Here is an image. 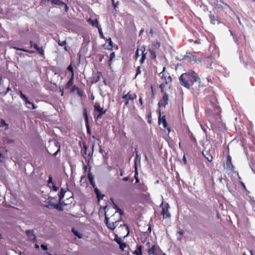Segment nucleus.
<instances>
[{
    "mask_svg": "<svg viewBox=\"0 0 255 255\" xmlns=\"http://www.w3.org/2000/svg\"><path fill=\"white\" fill-rule=\"evenodd\" d=\"M122 215L117 213L115 216L105 218L106 225L110 229L113 230L118 226L122 219Z\"/></svg>",
    "mask_w": 255,
    "mask_h": 255,
    "instance_id": "1",
    "label": "nucleus"
},
{
    "mask_svg": "<svg viewBox=\"0 0 255 255\" xmlns=\"http://www.w3.org/2000/svg\"><path fill=\"white\" fill-rule=\"evenodd\" d=\"M192 71L182 74L180 77L181 85L184 87L190 89L191 84L193 83Z\"/></svg>",
    "mask_w": 255,
    "mask_h": 255,
    "instance_id": "2",
    "label": "nucleus"
},
{
    "mask_svg": "<svg viewBox=\"0 0 255 255\" xmlns=\"http://www.w3.org/2000/svg\"><path fill=\"white\" fill-rule=\"evenodd\" d=\"M105 218L107 217H112L115 216L116 214L121 213V214H123V212L122 210L118 208L116 205L113 206H106L105 208Z\"/></svg>",
    "mask_w": 255,
    "mask_h": 255,
    "instance_id": "3",
    "label": "nucleus"
},
{
    "mask_svg": "<svg viewBox=\"0 0 255 255\" xmlns=\"http://www.w3.org/2000/svg\"><path fill=\"white\" fill-rule=\"evenodd\" d=\"M60 150V146L58 142H52L49 146L48 152L56 156Z\"/></svg>",
    "mask_w": 255,
    "mask_h": 255,
    "instance_id": "4",
    "label": "nucleus"
},
{
    "mask_svg": "<svg viewBox=\"0 0 255 255\" xmlns=\"http://www.w3.org/2000/svg\"><path fill=\"white\" fill-rule=\"evenodd\" d=\"M117 232L120 236L123 237H127L129 234L128 227L127 225L124 224L119 227Z\"/></svg>",
    "mask_w": 255,
    "mask_h": 255,
    "instance_id": "5",
    "label": "nucleus"
},
{
    "mask_svg": "<svg viewBox=\"0 0 255 255\" xmlns=\"http://www.w3.org/2000/svg\"><path fill=\"white\" fill-rule=\"evenodd\" d=\"M136 98V95L135 94L130 93V92H128L126 94V92H124V95L123 96V98L126 100L125 102V105L128 106L129 104V101H132L134 99Z\"/></svg>",
    "mask_w": 255,
    "mask_h": 255,
    "instance_id": "6",
    "label": "nucleus"
},
{
    "mask_svg": "<svg viewBox=\"0 0 255 255\" xmlns=\"http://www.w3.org/2000/svg\"><path fill=\"white\" fill-rule=\"evenodd\" d=\"M95 112H97L99 113V114L97 115H95V117L96 119H100L102 117V116L104 115L106 113V111L104 110L103 107H101L100 106L96 104L94 106Z\"/></svg>",
    "mask_w": 255,
    "mask_h": 255,
    "instance_id": "7",
    "label": "nucleus"
},
{
    "mask_svg": "<svg viewBox=\"0 0 255 255\" xmlns=\"http://www.w3.org/2000/svg\"><path fill=\"white\" fill-rule=\"evenodd\" d=\"M145 48L143 46H142L140 49H139V48H137L136 51V53H135V55L134 56L135 57V59H137L138 58V57L139 56V51L140 50L141 51V54L142 55V57H141V59L140 60V63H142L143 62V61H144L145 58H146V53H144V51H145Z\"/></svg>",
    "mask_w": 255,
    "mask_h": 255,
    "instance_id": "8",
    "label": "nucleus"
},
{
    "mask_svg": "<svg viewBox=\"0 0 255 255\" xmlns=\"http://www.w3.org/2000/svg\"><path fill=\"white\" fill-rule=\"evenodd\" d=\"M53 198L49 197L44 202L43 205L45 207L50 209L53 208L55 204V203L53 202Z\"/></svg>",
    "mask_w": 255,
    "mask_h": 255,
    "instance_id": "9",
    "label": "nucleus"
},
{
    "mask_svg": "<svg viewBox=\"0 0 255 255\" xmlns=\"http://www.w3.org/2000/svg\"><path fill=\"white\" fill-rule=\"evenodd\" d=\"M168 96L166 93H165L161 100L158 103L159 107L165 106L168 104Z\"/></svg>",
    "mask_w": 255,
    "mask_h": 255,
    "instance_id": "10",
    "label": "nucleus"
},
{
    "mask_svg": "<svg viewBox=\"0 0 255 255\" xmlns=\"http://www.w3.org/2000/svg\"><path fill=\"white\" fill-rule=\"evenodd\" d=\"M165 70V67L163 68L162 71L160 73V74H162L161 78L164 79L166 84H168L170 83L172 81V78L170 76H168V77L165 76L163 73Z\"/></svg>",
    "mask_w": 255,
    "mask_h": 255,
    "instance_id": "11",
    "label": "nucleus"
},
{
    "mask_svg": "<svg viewBox=\"0 0 255 255\" xmlns=\"http://www.w3.org/2000/svg\"><path fill=\"white\" fill-rule=\"evenodd\" d=\"M26 234L28 237L29 239L32 241H36V236L33 234L32 230H27Z\"/></svg>",
    "mask_w": 255,
    "mask_h": 255,
    "instance_id": "12",
    "label": "nucleus"
},
{
    "mask_svg": "<svg viewBox=\"0 0 255 255\" xmlns=\"http://www.w3.org/2000/svg\"><path fill=\"white\" fill-rule=\"evenodd\" d=\"M159 125H162L163 127L164 128H166L167 127V123L165 118V117L163 116L162 118H161V113L160 111H159Z\"/></svg>",
    "mask_w": 255,
    "mask_h": 255,
    "instance_id": "13",
    "label": "nucleus"
},
{
    "mask_svg": "<svg viewBox=\"0 0 255 255\" xmlns=\"http://www.w3.org/2000/svg\"><path fill=\"white\" fill-rule=\"evenodd\" d=\"M31 47L33 46V47L41 54L43 55L44 54V51L42 47H39L36 44H33L32 42H30Z\"/></svg>",
    "mask_w": 255,
    "mask_h": 255,
    "instance_id": "14",
    "label": "nucleus"
},
{
    "mask_svg": "<svg viewBox=\"0 0 255 255\" xmlns=\"http://www.w3.org/2000/svg\"><path fill=\"white\" fill-rule=\"evenodd\" d=\"M104 46L105 47V49L108 50H111L112 49L113 47V42L110 38L107 40V42L104 45Z\"/></svg>",
    "mask_w": 255,
    "mask_h": 255,
    "instance_id": "15",
    "label": "nucleus"
},
{
    "mask_svg": "<svg viewBox=\"0 0 255 255\" xmlns=\"http://www.w3.org/2000/svg\"><path fill=\"white\" fill-rule=\"evenodd\" d=\"M66 191L64 189L62 188L60 190V192L59 194V200L60 203H64V201L63 200Z\"/></svg>",
    "mask_w": 255,
    "mask_h": 255,
    "instance_id": "16",
    "label": "nucleus"
},
{
    "mask_svg": "<svg viewBox=\"0 0 255 255\" xmlns=\"http://www.w3.org/2000/svg\"><path fill=\"white\" fill-rule=\"evenodd\" d=\"M203 154L205 157V158L209 161H212L213 159V156L212 155L208 152L207 151H203L202 152Z\"/></svg>",
    "mask_w": 255,
    "mask_h": 255,
    "instance_id": "17",
    "label": "nucleus"
},
{
    "mask_svg": "<svg viewBox=\"0 0 255 255\" xmlns=\"http://www.w3.org/2000/svg\"><path fill=\"white\" fill-rule=\"evenodd\" d=\"M192 74H193L192 79L194 80L195 82H197L199 84V86H200L201 83V79L199 77L197 74L194 71H192Z\"/></svg>",
    "mask_w": 255,
    "mask_h": 255,
    "instance_id": "18",
    "label": "nucleus"
},
{
    "mask_svg": "<svg viewBox=\"0 0 255 255\" xmlns=\"http://www.w3.org/2000/svg\"><path fill=\"white\" fill-rule=\"evenodd\" d=\"M62 204L67 205V204H68V203H65V202H64V203H60V201L59 200V203L57 204L55 203L53 208L56 209L58 210V211H62L63 208H62V207L61 206Z\"/></svg>",
    "mask_w": 255,
    "mask_h": 255,
    "instance_id": "19",
    "label": "nucleus"
},
{
    "mask_svg": "<svg viewBox=\"0 0 255 255\" xmlns=\"http://www.w3.org/2000/svg\"><path fill=\"white\" fill-rule=\"evenodd\" d=\"M87 22L91 24L93 26L98 27V21L97 19L93 20L91 18H89L87 20Z\"/></svg>",
    "mask_w": 255,
    "mask_h": 255,
    "instance_id": "20",
    "label": "nucleus"
},
{
    "mask_svg": "<svg viewBox=\"0 0 255 255\" xmlns=\"http://www.w3.org/2000/svg\"><path fill=\"white\" fill-rule=\"evenodd\" d=\"M133 254L136 255H142V247L140 246H137Z\"/></svg>",
    "mask_w": 255,
    "mask_h": 255,
    "instance_id": "21",
    "label": "nucleus"
},
{
    "mask_svg": "<svg viewBox=\"0 0 255 255\" xmlns=\"http://www.w3.org/2000/svg\"><path fill=\"white\" fill-rule=\"evenodd\" d=\"M162 214H163V218H169L170 217V214L168 211V209L165 210L164 208H162Z\"/></svg>",
    "mask_w": 255,
    "mask_h": 255,
    "instance_id": "22",
    "label": "nucleus"
},
{
    "mask_svg": "<svg viewBox=\"0 0 255 255\" xmlns=\"http://www.w3.org/2000/svg\"><path fill=\"white\" fill-rule=\"evenodd\" d=\"M5 127V129H7L8 128V125L7 124L3 119L0 120V127Z\"/></svg>",
    "mask_w": 255,
    "mask_h": 255,
    "instance_id": "23",
    "label": "nucleus"
},
{
    "mask_svg": "<svg viewBox=\"0 0 255 255\" xmlns=\"http://www.w3.org/2000/svg\"><path fill=\"white\" fill-rule=\"evenodd\" d=\"M51 2L52 3H54L55 4L58 5L60 6H63L64 4L65 3L63 1H61L60 0H52Z\"/></svg>",
    "mask_w": 255,
    "mask_h": 255,
    "instance_id": "24",
    "label": "nucleus"
},
{
    "mask_svg": "<svg viewBox=\"0 0 255 255\" xmlns=\"http://www.w3.org/2000/svg\"><path fill=\"white\" fill-rule=\"evenodd\" d=\"M73 83V77H72L69 80V81L68 82L66 85V87L67 88H70Z\"/></svg>",
    "mask_w": 255,
    "mask_h": 255,
    "instance_id": "25",
    "label": "nucleus"
},
{
    "mask_svg": "<svg viewBox=\"0 0 255 255\" xmlns=\"http://www.w3.org/2000/svg\"><path fill=\"white\" fill-rule=\"evenodd\" d=\"M117 241L120 245V249L124 251L126 247V244L125 243H121L120 241H118V240H117Z\"/></svg>",
    "mask_w": 255,
    "mask_h": 255,
    "instance_id": "26",
    "label": "nucleus"
},
{
    "mask_svg": "<svg viewBox=\"0 0 255 255\" xmlns=\"http://www.w3.org/2000/svg\"><path fill=\"white\" fill-rule=\"evenodd\" d=\"M84 118L85 119V121L86 122L87 126L88 127V115L87 114V110L86 109H85L84 110Z\"/></svg>",
    "mask_w": 255,
    "mask_h": 255,
    "instance_id": "27",
    "label": "nucleus"
},
{
    "mask_svg": "<svg viewBox=\"0 0 255 255\" xmlns=\"http://www.w3.org/2000/svg\"><path fill=\"white\" fill-rule=\"evenodd\" d=\"M72 232L73 233V234L76 236L77 237H78L79 238L81 239L82 238V235L81 234L79 233L77 231H76L74 229L72 230Z\"/></svg>",
    "mask_w": 255,
    "mask_h": 255,
    "instance_id": "28",
    "label": "nucleus"
},
{
    "mask_svg": "<svg viewBox=\"0 0 255 255\" xmlns=\"http://www.w3.org/2000/svg\"><path fill=\"white\" fill-rule=\"evenodd\" d=\"M149 51L150 53L151 58L155 59L156 57L155 53L154 52V51L152 50H151V49H149Z\"/></svg>",
    "mask_w": 255,
    "mask_h": 255,
    "instance_id": "29",
    "label": "nucleus"
},
{
    "mask_svg": "<svg viewBox=\"0 0 255 255\" xmlns=\"http://www.w3.org/2000/svg\"><path fill=\"white\" fill-rule=\"evenodd\" d=\"M148 252L149 255L154 254V246H152L150 249L148 250Z\"/></svg>",
    "mask_w": 255,
    "mask_h": 255,
    "instance_id": "30",
    "label": "nucleus"
},
{
    "mask_svg": "<svg viewBox=\"0 0 255 255\" xmlns=\"http://www.w3.org/2000/svg\"><path fill=\"white\" fill-rule=\"evenodd\" d=\"M183 235V232L182 231H179L177 233V239L179 240H180L182 238V236Z\"/></svg>",
    "mask_w": 255,
    "mask_h": 255,
    "instance_id": "31",
    "label": "nucleus"
},
{
    "mask_svg": "<svg viewBox=\"0 0 255 255\" xmlns=\"http://www.w3.org/2000/svg\"><path fill=\"white\" fill-rule=\"evenodd\" d=\"M96 195L98 200L103 199V198L104 196V195H102L100 192L96 193Z\"/></svg>",
    "mask_w": 255,
    "mask_h": 255,
    "instance_id": "32",
    "label": "nucleus"
},
{
    "mask_svg": "<svg viewBox=\"0 0 255 255\" xmlns=\"http://www.w3.org/2000/svg\"><path fill=\"white\" fill-rule=\"evenodd\" d=\"M135 152L136 154V159H138L139 161H140L141 159V155H140V154L138 153V152L136 150V149H135Z\"/></svg>",
    "mask_w": 255,
    "mask_h": 255,
    "instance_id": "33",
    "label": "nucleus"
},
{
    "mask_svg": "<svg viewBox=\"0 0 255 255\" xmlns=\"http://www.w3.org/2000/svg\"><path fill=\"white\" fill-rule=\"evenodd\" d=\"M98 30H99V33H100L101 37L102 38H104V34H103V33L102 32V30L101 28L98 27Z\"/></svg>",
    "mask_w": 255,
    "mask_h": 255,
    "instance_id": "34",
    "label": "nucleus"
},
{
    "mask_svg": "<svg viewBox=\"0 0 255 255\" xmlns=\"http://www.w3.org/2000/svg\"><path fill=\"white\" fill-rule=\"evenodd\" d=\"M112 4L115 9H116L118 7V2H116L115 0H112Z\"/></svg>",
    "mask_w": 255,
    "mask_h": 255,
    "instance_id": "35",
    "label": "nucleus"
},
{
    "mask_svg": "<svg viewBox=\"0 0 255 255\" xmlns=\"http://www.w3.org/2000/svg\"><path fill=\"white\" fill-rule=\"evenodd\" d=\"M88 177H89V180L90 181L91 183L94 186V182L93 177L90 175H89Z\"/></svg>",
    "mask_w": 255,
    "mask_h": 255,
    "instance_id": "36",
    "label": "nucleus"
},
{
    "mask_svg": "<svg viewBox=\"0 0 255 255\" xmlns=\"http://www.w3.org/2000/svg\"><path fill=\"white\" fill-rule=\"evenodd\" d=\"M68 69L72 72V77H73V69L71 65H69L68 67Z\"/></svg>",
    "mask_w": 255,
    "mask_h": 255,
    "instance_id": "37",
    "label": "nucleus"
},
{
    "mask_svg": "<svg viewBox=\"0 0 255 255\" xmlns=\"http://www.w3.org/2000/svg\"><path fill=\"white\" fill-rule=\"evenodd\" d=\"M115 58V52H112L110 54V61H112L114 58Z\"/></svg>",
    "mask_w": 255,
    "mask_h": 255,
    "instance_id": "38",
    "label": "nucleus"
},
{
    "mask_svg": "<svg viewBox=\"0 0 255 255\" xmlns=\"http://www.w3.org/2000/svg\"><path fill=\"white\" fill-rule=\"evenodd\" d=\"M160 43L159 42H158L157 41H156L155 43L153 44V46L156 48H158L159 47H160Z\"/></svg>",
    "mask_w": 255,
    "mask_h": 255,
    "instance_id": "39",
    "label": "nucleus"
},
{
    "mask_svg": "<svg viewBox=\"0 0 255 255\" xmlns=\"http://www.w3.org/2000/svg\"><path fill=\"white\" fill-rule=\"evenodd\" d=\"M20 97L21 98H22L23 100H26L27 98L26 97V96L24 95H23L22 94L21 91L20 92Z\"/></svg>",
    "mask_w": 255,
    "mask_h": 255,
    "instance_id": "40",
    "label": "nucleus"
},
{
    "mask_svg": "<svg viewBox=\"0 0 255 255\" xmlns=\"http://www.w3.org/2000/svg\"><path fill=\"white\" fill-rule=\"evenodd\" d=\"M16 49L18 50H20V51L27 52H29V53H34V51H27V50H24L23 49L16 48Z\"/></svg>",
    "mask_w": 255,
    "mask_h": 255,
    "instance_id": "41",
    "label": "nucleus"
},
{
    "mask_svg": "<svg viewBox=\"0 0 255 255\" xmlns=\"http://www.w3.org/2000/svg\"><path fill=\"white\" fill-rule=\"evenodd\" d=\"M140 73V67L138 66L137 68V70H136V75H135V78L136 77V76H137V75H138Z\"/></svg>",
    "mask_w": 255,
    "mask_h": 255,
    "instance_id": "42",
    "label": "nucleus"
},
{
    "mask_svg": "<svg viewBox=\"0 0 255 255\" xmlns=\"http://www.w3.org/2000/svg\"><path fill=\"white\" fill-rule=\"evenodd\" d=\"M52 189L54 191H57L58 189V188L55 186L53 183L52 184Z\"/></svg>",
    "mask_w": 255,
    "mask_h": 255,
    "instance_id": "43",
    "label": "nucleus"
},
{
    "mask_svg": "<svg viewBox=\"0 0 255 255\" xmlns=\"http://www.w3.org/2000/svg\"><path fill=\"white\" fill-rule=\"evenodd\" d=\"M53 183L52 182V178L51 176H49V179H48V184L50 185V184H52ZM49 187H51L50 185H49Z\"/></svg>",
    "mask_w": 255,
    "mask_h": 255,
    "instance_id": "44",
    "label": "nucleus"
},
{
    "mask_svg": "<svg viewBox=\"0 0 255 255\" xmlns=\"http://www.w3.org/2000/svg\"><path fill=\"white\" fill-rule=\"evenodd\" d=\"M65 44H66V40H64V41H62V42L59 41V42H58V44L60 46H63Z\"/></svg>",
    "mask_w": 255,
    "mask_h": 255,
    "instance_id": "45",
    "label": "nucleus"
},
{
    "mask_svg": "<svg viewBox=\"0 0 255 255\" xmlns=\"http://www.w3.org/2000/svg\"><path fill=\"white\" fill-rule=\"evenodd\" d=\"M97 76H98V79L96 81V82H98V81H99L100 80V78H101V77L102 76V75L101 73H97Z\"/></svg>",
    "mask_w": 255,
    "mask_h": 255,
    "instance_id": "46",
    "label": "nucleus"
},
{
    "mask_svg": "<svg viewBox=\"0 0 255 255\" xmlns=\"http://www.w3.org/2000/svg\"><path fill=\"white\" fill-rule=\"evenodd\" d=\"M41 247L43 250H45V251L47 250V249H48L47 246L43 244L41 245Z\"/></svg>",
    "mask_w": 255,
    "mask_h": 255,
    "instance_id": "47",
    "label": "nucleus"
},
{
    "mask_svg": "<svg viewBox=\"0 0 255 255\" xmlns=\"http://www.w3.org/2000/svg\"><path fill=\"white\" fill-rule=\"evenodd\" d=\"M63 6L65 7V11L67 12L69 9L68 6L65 3L64 4Z\"/></svg>",
    "mask_w": 255,
    "mask_h": 255,
    "instance_id": "48",
    "label": "nucleus"
},
{
    "mask_svg": "<svg viewBox=\"0 0 255 255\" xmlns=\"http://www.w3.org/2000/svg\"><path fill=\"white\" fill-rule=\"evenodd\" d=\"M25 101L26 102V104H29V105L32 104V103H31L29 101H28L27 98L26 99V100H25Z\"/></svg>",
    "mask_w": 255,
    "mask_h": 255,
    "instance_id": "49",
    "label": "nucleus"
},
{
    "mask_svg": "<svg viewBox=\"0 0 255 255\" xmlns=\"http://www.w3.org/2000/svg\"><path fill=\"white\" fill-rule=\"evenodd\" d=\"M183 160H184V163H186L187 160H186V158L185 155L183 156Z\"/></svg>",
    "mask_w": 255,
    "mask_h": 255,
    "instance_id": "50",
    "label": "nucleus"
},
{
    "mask_svg": "<svg viewBox=\"0 0 255 255\" xmlns=\"http://www.w3.org/2000/svg\"><path fill=\"white\" fill-rule=\"evenodd\" d=\"M139 102H140V104H141V105H142L143 103H142V99H141V98H140L139 99Z\"/></svg>",
    "mask_w": 255,
    "mask_h": 255,
    "instance_id": "51",
    "label": "nucleus"
},
{
    "mask_svg": "<svg viewBox=\"0 0 255 255\" xmlns=\"http://www.w3.org/2000/svg\"><path fill=\"white\" fill-rule=\"evenodd\" d=\"M95 191L96 194L98 192H100L97 188L95 189Z\"/></svg>",
    "mask_w": 255,
    "mask_h": 255,
    "instance_id": "52",
    "label": "nucleus"
},
{
    "mask_svg": "<svg viewBox=\"0 0 255 255\" xmlns=\"http://www.w3.org/2000/svg\"><path fill=\"white\" fill-rule=\"evenodd\" d=\"M128 180V177H125L123 178V180H124V181H127Z\"/></svg>",
    "mask_w": 255,
    "mask_h": 255,
    "instance_id": "53",
    "label": "nucleus"
},
{
    "mask_svg": "<svg viewBox=\"0 0 255 255\" xmlns=\"http://www.w3.org/2000/svg\"><path fill=\"white\" fill-rule=\"evenodd\" d=\"M30 105H31V106L32 107V109H35V107L34 106V104L33 103H32V104H30Z\"/></svg>",
    "mask_w": 255,
    "mask_h": 255,
    "instance_id": "54",
    "label": "nucleus"
},
{
    "mask_svg": "<svg viewBox=\"0 0 255 255\" xmlns=\"http://www.w3.org/2000/svg\"><path fill=\"white\" fill-rule=\"evenodd\" d=\"M143 32V29H141L139 32V35H141Z\"/></svg>",
    "mask_w": 255,
    "mask_h": 255,
    "instance_id": "55",
    "label": "nucleus"
},
{
    "mask_svg": "<svg viewBox=\"0 0 255 255\" xmlns=\"http://www.w3.org/2000/svg\"><path fill=\"white\" fill-rule=\"evenodd\" d=\"M13 142V140L12 139H9V140H8V142H9V143H10V142Z\"/></svg>",
    "mask_w": 255,
    "mask_h": 255,
    "instance_id": "56",
    "label": "nucleus"
},
{
    "mask_svg": "<svg viewBox=\"0 0 255 255\" xmlns=\"http://www.w3.org/2000/svg\"><path fill=\"white\" fill-rule=\"evenodd\" d=\"M250 253H251V255H254L252 250L250 251Z\"/></svg>",
    "mask_w": 255,
    "mask_h": 255,
    "instance_id": "57",
    "label": "nucleus"
},
{
    "mask_svg": "<svg viewBox=\"0 0 255 255\" xmlns=\"http://www.w3.org/2000/svg\"><path fill=\"white\" fill-rule=\"evenodd\" d=\"M10 90H11L10 88L9 87H8L7 89V92H9Z\"/></svg>",
    "mask_w": 255,
    "mask_h": 255,
    "instance_id": "58",
    "label": "nucleus"
},
{
    "mask_svg": "<svg viewBox=\"0 0 255 255\" xmlns=\"http://www.w3.org/2000/svg\"><path fill=\"white\" fill-rule=\"evenodd\" d=\"M35 248H36V249H38V248H39V246H38L37 244H36V245H35Z\"/></svg>",
    "mask_w": 255,
    "mask_h": 255,
    "instance_id": "59",
    "label": "nucleus"
},
{
    "mask_svg": "<svg viewBox=\"0 0 255 255\" xmlns=\"http://www.w3.org/2000/svg\"><path fill=\"white\" fill-rule=\"evenodd\" d=\"M150 33L151 34H153V30H152V29H150Z\"/></svg>",
    "mask_w": 255,
    "mask_h": 255,
    "instance_id": "60",
    "label": "nucleus"
},
{
    "mask_svg": "<svg viewBox=\"0 0 255 255\" xmlns=\"http://www.w3.org/2000/svg\"><path fill=\"white\" fill-rule=\"evenodd\" d=\"M146 245L149 247H150V243H149V242L147 243Z\"/></svg>",
    "mask_w": 255,
    "mask_h": 255,
    "instance_id": "61",
    "label": "nucleus"
},
{
    "mask_svg": "<svg viewBox=\"0 0 255 255\" xmlns=\"http://www.w3.org/2000/svg\"><path fill=\"white\" fill-rule=\"evenodd\" d=\"M238 20H239V23H240V24H242L241 22L240 21V18H239V17H238Z\"/></svg>",
    "mask_w": 255,
    "mask_h": 255,
    "instance_id": "62",
    "label": "nucleus"
},
{
    "mask_svg": "<svg viewBox=\"0 0 255 255\" xmlns=\"http://www.w3.org/2000/svg\"><path fill=\"white\" fill-rule=\"evenodd\" d=\"M120 175L122 176L123 175V173L122 172H121Z\"/></svg>",
    "mask_w": 255,
    "mask_h": 255,
    "instance_id": "63",
    "label": "nucleus"
},
{
    "mask_svg": "<svg viewBox=\"0 0 255 255\" xmlns=\"http://www.w3.org/2000/svg\"><path fill=\"white\" fill-rule=\"evenodd\" d=\"M242 185H243V186H244V187L245 188V185L244 183H242Z\"/></svg>",
    "mask_w": 255,
    "mask_h": 255,
    "instance_id": "64",
    "label": "nucleus"
}]
</instances>
